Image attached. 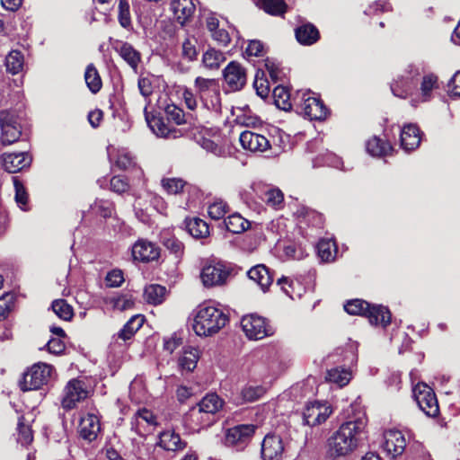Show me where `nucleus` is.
Instances as JSON below:
<instances>
[{"label": "nucleus", "instance_id": "15", "mask_svg": "<svg viewBox=\"0 0 460 460\" xmlns=\"http://www.w3.org/2000/svg\"><path fill=\"white\" fill-rule=\"evenodd\" d=\"M78 432L80 437L87 442L95 440L101 432L100 417L92 412L85 414L81 418Z\"/></svg>", "mask_w": 460, "mask_h": 460}, {"label": "nucleus", "instance_id": "16", "mask_svg": "<svg viewBox=\"0 0 460 460\" xmlns=\"http://www.w3.org/2000/svg\"><path fill=\"white\" fill-rule=\"evenodd\" d=\"M284 452L281 438L277 435H267L261 442V456L262 460H280Z\"/></svg>", "mask_w": 460, "mask_h": 460}, {"label": "nucleus", "instance_id": "61", "mask_svg": "<svg viewBox=\"0 0 460 460\" xmlns=\"http://www.w3.org/2000/svg\"><path fill=\"white\" fill-rule=\"evenodd\" d=\"M13 306V296L5 295L0 297V322L4 320L9 313L11 312Z\"/></svg>", "mask_w": 460, "mask_h": 460}, {"label": "nucleus", "instance_id": "4", "mask_svg": "<svg viewBox=\"0 0 460 460\" xmlns=\"http://www.w3.org/2000/svg\"><path fill=\"white\" fill-rule=\"evenodd\" d=\"M296 111L313 120H322L327 117L328 110L323 102L310 96L309 93L298 92L293 98Z\"/></svg>", "mask_w": 460, "mask_h": 460}, {"label": "nucleus", "instance_id": "53", "mask_svg": "<svg viewBox=\"0 0 460 460\" xmlns=\"http://www.w3.org/2000/svg\"><path fill=\"white\" fill-rule=\"evenodd\" d=\"M283 251L287 257L295 260H302L306 255L305 249L301 245H296L295 243L285 245Z\"/></svg>", "mask_w": 460, "mask_h": 460}, {"label": "nucleus", "instance_id": "41", "mask_svg": "<svg viewBox=\"0 0 460 460\" xmlns=\"http://www.w3.org/2000/svg\"><path fill=\"white\" fill-rule=\"evenodd\" d=\"M53 312L62 320L70 321L74 316L73 307L64 299L52 302Z\"/></svg>", "mask_w": 460, "mask_h": 460}, {"label": "nucleus", "instance_id": "42", "mask_svg": "<svg viewBox=\"0 0 460 460\" xmlns=\"http://www.w3.org/2000/svg\"><path fill=\"white\" fill-rule=\"evenodd\" d=\"M261 8L272 15H282L287 11V4L284 0H260Z\"/></svg>", "mask_w": 460, "mask_h": 460}, {"label": "nucleus", "instance_id": "32", "mask_svg": "<svg viewBox=\"0 0 460 460\" xmlns=\"http://www.w3.org/2000/svg\"><path fill=\"white\" fill-rule=\"evenodd\" d=\"M144 317L140 314L133 315L118 332V337L123 341L131 339L134 334L142 327Z\"/></svg>", "mask_w": 460, "mask_h": 460}, {"label": "nucleus", "instance_id": "50", "mask_svg": "<svg viewBox=\"0 0 460 460\" xmlns=\"http://www.w3.org/2000/svg\"><path fill=\"white\" fill-rule=\"evenodd\" d=\"M113 307L119 311H126L133 308L135 305L134 298L131 295L125 294L114 297L112 300Z\"/></svg>", "mask_w": 460, "mask_h": 460}, {"label": "nucleus", "instance_id": "33", "mask_svg": "<svg viewBox=\"0 0 460 460\" xmlns=\"http://www.w3.org/2000/svg\"><path fill=\"white\" fill-rule=\"evenodd\" d=\"M187 231L194 238H206L209 235L208 225L199 217L185 221Z\"/></svg>", "mask_w": 460, "mask_h": 460}, {"label": "nucleus", "instance_id": "57", "mask_svg": "<svg viewBox=\"0 0 460 460\" xmlns=\"http://www.w3.org/2000/svg\"><path fill=\"white\" fill-rule=\"evenodd\" d=\"M246 53L250 57H260L267 54V49L261 41L253 40L249 42L246 48Z\"/></svg>", "mask_w": 460, "mask_h": 460}, {"label": "nucleus", "instance_id": "43", "mask_svg": "<svg viewBox=\"0 0 460 460\" xmlns=\"http://www.w3.org/2000/svg\"><path fill=\"white\" fill-rule=\"evenodd\" d=\"M163 244L176 258H181L184 253V244L173 235L163 236Z\"/></svg>", "mask_w": 460, "mask_h": 460}, {"label": "nucleus", "instance_id": "12", "mask_svg": "<svg viewBox=\"0 0 460 460\" xmlns=\"http://www.w3.org/2000/svg\"><path fill=\"white\" fill-rule=\"evenodd\" d=\"M255 431L253 425H238L228 429L226 433L225 443L228 447H235L238 450L243 449L252 439Z\"/></svg>", "mask_w": 460, "mask_h": 460}, {"label": "nucleus", "instance_id": "24", "mask_svg": "<svg viewBox=\"0 0 460 460\" xmlns=\"http://www.w3.org/2000/svg\"><path fill=\"white\" fill-rule=\"evenodd\" d=\"M247 275L249 279L256 282L263 291H266L273 281V277L269 269L262 264L256 265L250 269Z\"/></svg>", "mask_w": 460, "mask_h": 460}, {"label": "nucleus", "instance_id": "56", "mask_svg": "<svg viewBox=\"0 0 460 460\" xmlns=\"http://www.w3.org/2000/svg\"><path fill=\"white\" fill-rule=\"evenodd\" d=\"M265 393L261 386H249L243 390L242 395L245 401L253 402L261 398Z\"/></svg>", "mask_w": 460, "mask_h": 460}, {"label": "nucleus", "instance_id": "47", "mask_svg": "<svg viewBox=\"0 0 460 460\" xmlns=\"http://www.w3.org/2000/svg\"><path fill=\"white\" fill-rule=\"evenodd\" d=\"M13 186L15 190V201L17 205L23 210H26L28 203V193L23 184L16 178H13Z\"/></svg>", "mask_w": 460, "mask_h": 460}, {"label": "nucleus", "instance_id": "17", "mask_svg": "<svg viewBox=\"0 0 460 460\" xmlns=\"http://www.w3.org/2000/svg\"><path fill=\"white\" fill-rule=\"evenodd\" d=\"M132 256L135 261L149 262L155 261L160 256V249L155 243L140 239L132 246Z\"/></svg>", "mask_w": 460, "mask_h": 460}, {"label": "nucleus", "instance_id": "54", "mask_svg": "<svg viewBox=\"0 0 460 460\" xmlns=\"http://www.w3.org/2000/svg\"><path fill=\"white\" fill-rule=\"evenodd\" d=\"M91 208L104 218L111 217L113 211L112 204L106 200H97Z\"/></svg>", "mask_w": 460, "mask_h": 460}, {"label": "nucleus", "instance_id": "18", "mask_svg": "<svg viewBox=\"0 0 460 460\" xmlns=\"http://www.w3.org/2000/svg\"><path fill=\"white\" fill-rule=\"evenodd\" d=\"M242 147L251 152H264L270 147V141L262 135L245 130L239 137Z\"/></svg>", "mask_w": 460, "mask_h": 460}, {"label": "nucleus", "instance_id": "60", "mask_svg": "<svg viewBox=\"0 0 460 460\" xmlns=\"http://www.w3.org/2000/svg\"><path fill=\"white\" fill-rule=\"evenodd\" d=\"M166 113L168 115V118L178 125H181L185 122V114L183 111L175 105L168 106L166 109Z\"/></svg>", "mask_w": 460, "mask_h": 460}, {"label": "nucleus", "instance_id": "11", "mask_svg": "<svg viewBox=\"0 0 460 460\" xmlns=\"http://www.w3.org/2000/svg\"><path fill=\"white\" fill-rule=\"evenodd\" d=\"M1 141L3 145H11L21 137V128L14 114L8 111L0 112Z\"/></svg>", "mask_w": 460, "mask_h": 460}, {"label": "nucleus", "instance_id": "34", "mask_svg": "<svg viewBox=\"0 0 460 460\" xmlns=\"http://www.w3.org/2000/svg\"><path fill=\"white\" fill-rule=\"evenodd\" d=\"M275 105L283 111H289L294 105V102L291 101L290 93L288 90L282 86L278 85L273 89L272 92Z\"/></svg>", "mask_w": 460, "mask_h": 460}, {"label": "nucleus", "instance_id": "36", "mask_svg": "<svg viewBox=\"0 0 460 460\" xmlns=\"http://www.w3.org/2000/svg\"><path fill=\"white\" fill-rule=\"evenodd\" d=\"M166 288L158 284L147 286L144 291V296L147 303L153 305L161 304L165 296Z\"/></svg>", "mask_w": 460, "mask_h": 460}, {"label": "nucleus", "instance_id": "35", "mask_svg": "<svg viewBox=\"0 0 460 460\" xmlns=\"http://www.w3.org/2000/svg\"><path fill=\"white\" fill-rule=\"evenodd\" d=\"M225 225L227 231L233 234H241L250 227V222L238 213L228 216Z\"/></svg>", "mask_w": 460, "mask_h": 460}, {"label": "nucleus", "instance_id": "62", "mask_svg": "<svg viewBox=\"0 0 460 460\" xmlns=\"http://www.w3.org/2000/svg\"><path fill=\"white\" fill-rule=\"evenodd\" d=\"M46 347L49 353L55 355L61 354L66 349L65 342L59 338H51L46 344Z\"/></svg>", "mask_w": 460, "mask_h": 460}, {"label": "nucleus", "instance_id": "45", "mask_svg": "<svg viewBox=\"0 0 460 460\" xmlns=\"http://www.w3.org/2000/svg\"><path fill=\"white\" fill-rule=\"evenodd\" d=\"M317 252L322 261H330L334 258L335 243L331 240H322L317 244Z\"/></svg>", "mask_w": 460, "mask_h": 460}, {"label": "nucleus", "instance_id": "21", "mask_svg": "<svg viewBox=\"0 0 460 460\" xmlns=\"http://www.w3.org/2000/svg\"><path fill=\"white\" fill-rule=\"evenodd\" d=\"M223 407V400L217 394H208L190 411L191 416L197 413L215 414Z\"/></svg>", "mask_w": 460, "mask_h": 460}, {"label": "nucleus", "instance_id": "2", "mask_svg": "<svg viewBox=\"0 0 460 460\" xmlns=\"http://www.w3.org/2000/svg\"><path fill=\"white\" fill-rule=\"evenodd\" d=\"M228 321V316L221 309L204 304L197 309L193 330L199 336H212L224 328Z\"/></svg>", "mask_w": 460, "mask_h": 460}, {"label": "nucleus", "instance_id": "5", "mask_svg": "<svg viewBox=\"0 0 460 460\" xmlns=\"http://www.w3.org/2000/svg\"><path fill=\"white\" fill-rule=\"evenodd\" d=\"M51 371L52 367L48 364H34L22 375V379L19 381L21 390L26 392L40 389L48 382Z\"/></svg>", "mask_w": 460, "mask_h": 460}, {"label": "nucleus", "instance_id": "44", "mask_svg": "<svg viewBox=\"0 0 460 460\" xmlns=\"http://www.w3.org/2000/svg\"><path fill=\"white\" fill-rule=\"evenodd\" d=\"M369 304L361 299H353L344 305L345 311L352 315L359 314L366 316Z\"/></svg>", "mask_w": 460, "mask_h": 460}, {"label": "nucleus", "instance_id": "19", "mask_svg": "<svg viewBox=\"0 0 460 460\" xmlns=\"http://www.w3.org/2000/svg\"><path fill=\"white\" fill-rule=\"evenodd\" d=\"M31 160V156L27 152L4 154L2 155L3 167L10 173H15L30 166Z\"/></svg>", "mask_w": 460, "mask_h": 460}, {"label": "nucleus", "instance_id": "3", "mask_svg": "<svg viewBox=\"0 0 460 460\" xmlns=\"http://www.w3.org/2000/svg\"><path fill=\"white\" fill-rule=\"evenodd\" d=\"M194 86L204 107L209 111L220 112L221 98L218 81L199 76L195 80Z\"/></svg>", "mask_w": 460, "mask_h": 460}, {"label": "nucleus", "instance_id": "46", "mask_svg": "<svg viewBox=\"0 0 460 460\" xmlns=\"http://www.w3.org/2000/svg\"><path fill=\"white\" fill-rule=\"evenodd\" d=\"M228 210L229 208L226 202L217 200L208 207V213L212 219L219 220L226 216Z\"/></svg>", "mask_w": 460, "mask_h": 460}, {"label": "nucleus", "instance_id": "14", "mask_svg": "<svg viewBox=\"0 0 460 460\" xmlns=\"http://www.w3.org/2000/svg\"><path fill=\"white\" fill-rule=\"evenodd\" d=\"M229 276L226 268L220 264L208 265L202 269L201 280L205 287L221 286L226 283Z\"/></svg>", "mask_w": 460, "mask_h": 460}, {"label": "nucleus", "instance_id": "64", "mask_svg": "<svg viewBox=\"0 0 460 460\" xmlns=\"http://www.w3.org/2000/svg\"><path fill=\"white\" fill-rule=\"evenodd\" d=\"M450 95L460 97V71H457L448 84Z\"/></svg>", "mask_w": 460, "mask_h": 460}, {"label": "nucleus", "instance_id": "7", "mask_svg": "<svg viewBox=\"0 0 460 460\" xmlns=\"http://www.w3.org/2000/svg\"><path fill=\"white\" fill-rule=\"evenodd\" d=\"M413 398L419 408L429 417L439 413L438 402L432 388L424 383H418L412 389Z\"/></svg>", "mask_w": 460, "mask_h": 460}, {"label": "nucleus", "instance_id": "40", "mask_svg": "<svg viewBox=\"0 0 460 460\" xmlns=\"http://www.w3.org/2000/svg\"><path fill=\"white\" fill-rule=\"evenodd\" d=\"M199 359V351L194 348L185 349L180 358V366L182 369L192 371L195 369Z\"/></svg>", "mask_w": 460, "mask_h": 460}, {"label": "nucleus", "instance_id": "9", "mask_svg": "<svg viewBox=\"0 0 460 460\" xmlns=\"http://www.w3.org/2000/svg\"><path fill=\"white\" fill-rule=\"evenodd\" d=\"M332 413V410L327 402H310L303 411V423L310 427L321 425Z\"/></svg>", "mask_w": 460, "mask_h": 460}, {"label": "nucleus", "instance_id": "8", "mask_svg": "<svg viewBox=\"0 0 460 460\" xmlns=\"http://www.w3.org/2000/svg\"><path fill=\"white\" fill-rule=\"evenodd\" d=\"M89 394V391L83 380L73 378L69 380L63 390L61 401L62 407L65 410H72L77 403L84 401Z\"/></svg>", "mask_w": 460, "mask_h": 460}, {"label": "nucleus", "instance_id": "38", "mask_svg": "<svg viewBox=\"0 0 460 460\" xmlns=\"http://www.w3.org/2000/svg\"><path fill=\"white\" fill-rule=\"evenodd\" d=\"M351 378V373L344 368H332L328 370L326 380L337 384L339 386L346 385Z\"/></svg>", "mask_w": 460, "mask_h": 460}, {"label": "nucleus", "instance_id": "22", "mask_svg": "<svg viewBox=\"0 0 460 460\" xmlns=\"http://www.w3.org/2000/svg\"><path fill=\"white\" fill-rule=\"evenodd\" d=\"M420 131L417 125H405L401 131V146L405 151H412L420 144Z\"/></svg>", "mask_w": 460, "mask_h": 460}, {"label": "nucleus", "instance_id": "6", "mask_svg": "<svg viewBox=\"0 0 460 460\" xmlns=\"http://www.w3.org/2000/svg\"><path fill=\"white\" fill-rule=\"evenodd\" d=\"M241 326L246 337L250 340H261L274 332L267 319L256 314L243 316Z\"/></svg>", "mask_w": 460, "mask_h": 460}, {"label": "nucleus", "instance_id": "10", "mask_svg": "<svg viewBox=\"0 0 460 460\" xmlns=\"http://www.w3.org/2000/svg\"><path fill=\"white\" fill-rule=\"evenodd\" d=\"M223 78L230 91H240L247 82L246 69L239 62L233 60L224 68Z\"/></svg>", "mask_w": 460, "mask_h": 460}, {"label": "nucleus", "instance_id": "30", "mask_svg": "<svg viewBox=\"0 0 460 460\" xmlns=\"http://www.w3.org/2000/svg\"><path fill=\"white\" fill-rule=\"evenodd\" d=\"M439 88L438 78L436 75L429 73L422 77L420 83V98L428 102L433 97V92Z\"/></svg>", "mask_w": 460, "mask_h": 460}, {"label": "nucleus", "instance_id": "1", "mask_svg": "<svg viewBox=\"0 0 460 460\" xmlns=\"http://www.w3.org/2000/svg\"><path fill=\"white\" fill-rule=\"evenodd\" d=\"M363 419H357L342 423L327 440V454L331 458L346 456L358 447V436L365 429Z\"/></svg>", "mask_w": 460, "mask_h": 460}, {"label": "nucleus", "instance_id": "59", "mask_svg": "<svg viewBox=\"0 0 460 460\" xmlns=\"http://www.w3.org/2000/svg\"><path fill=\"white\" fill-rule=\"evenodd\" d=\"M129 188L127 179L121 176H114L111 179V190L117 193H124Z\"/></svg>", "mask_w": 460, "mask_h": 460}, {"label": "nucleus", "instance_id": "48", "mask_svg": "<svg viewBox=\"0 0 460 460\" xmlns=\"http://www.w3.org/2000/svg\"><path fill=\"white\" fill-rule=\"evenodd\" d=\"M184 185L185 181L180 178H167L162 180V186L169 194L180 193Z\"/></svg>", "mask_w": 460, "mask_h": 460}, {"label": "nucleus", "instance_id": "25", "mask_svg": "<svg viewBox=\"0 0 460 460\" xmlns=\"http://www.w3.org/2000/svg\"><path fill=\"white\" fill-rule=\"evenodd\" d=\"M146 119L154 134L157 137H164V138H175L177 137V130L171 129L160 117L149 118V116L146 113Z\"/></svg>", "mask_w": 460, "mask_h": 460}, {"label": "nucleus", "instance_id": "27", "mask_svg": "<svg viewBox=\"0 0 460 460\" xmlns=\"http://www.w3.org/2000/svg\"><path fill=\"white\" fill-rule=\"evenodd\" d=\"M296 38L303 45H312L319 40L320 33L314 25L305 23L296 29Z\"/></svg>", "mask_w": 460, "mask_h": 460}, {"label": "nucleus", "instance_id": "51", "mask_svg": "<svg viewBox=\"0 0 460 460\" xmlns=\"http://www.w3.org/2000/svg\"><path fill=\"white\" fill-rule=\"evenodd\" d=\"M283 199V193L279 189H269L264 194V201L273 208L280 205Z\"/></svg>", "mask_w": 460, "mask_h": 460}, {"label": "nucleus", "instance_id": "26", "mask_svg": "<svg viewBox=\"0 0 460 460\" xmlns=\"http://www.w3.org/2000/svg\"><path fill=\"white\" fill-rule=\"evenodd\" d=\"M158 445L167 451H177L183 449L186 443L173 430H166L160 434Z\"/></svg>", "mask_w": 460, "mask_h": 460}, {"label": "nucleus", "instance_id": "31", "mask_svg": "<svg viewBox=\"0 0 460 460\" xmlns=\"http://www.w3.org/2000/svg\"><path fill=\"white\" fill-rule=\"evenodd\" d=\"M265 73L267 72L273 82H283L288 73L289 69L281 66L278 59H265Z\"/></svg>", "mask_w": 460, "mask_h": 460}, {"label": "nucleus", "instance_id": "20", "mask_svg": "<svg viewBox=\"0 0 460 460\" xmlns=\"http://www.w3.org/2000/svg\"><path fill=\"white\" fill-rule=\"evenodd\" d=\"M406 438L400 430L391 429L385 433V449L392 456H397L403 453L406 447Z\"/></svg>", "mask_w": 460, "mask_h": 460}, {"label": "nucleus", "instance_id": "49", "mask_svg": "<svg viewBox=\"0 0 460 460\" xmlns=\"http://www.w3.org/2000/svg\"><path fill=\"white\" fill-rule=\"evenodd\" d=\"M200 52V46L194 37L185 40L182 44V54L185 58H195Z\"/></svg>", "mask_w": 460, "mask_h": 460}, {"label": "nucleus", "instance_id": "55", "mask_svg": "<svg viewBox=\"0 0 460 460\" xmlns=\"http://www.w3.org/2000/svg\"><path fill=\"white\" fill-rule=\"evenodd\" d=\"M23 418L22 417L20 420H19V423H18V431H19V434H18V441L22 444V445H28L30 444L32 439H33V436H32V431L31 429V428L27 425H24L22 422V420Z\"/></svg>", "mask_w": 460, "mask_h": 460}, {"label": "nucleus", "instance_id": "13", "mask_svg": "<svg viewBox=\"0 0 460 460\" xmlns=\"http://www.w3.org/2000/svg\"><path fill=\"white\" fill-rule=\"evenodd\" d=\"M157 426L155 415L148 409H139L131 419V429L145 437Z\"/></svg>", "mask_w": 460, "mask_h": 460}, {"label": "nucleus", "instance_id": "29", "mask_svg": "<svg viewBox=\"0 0 460 460\" xmlns=\"http://www.w3.org/2000/svg\"><path fill=\"white\" fill-rule=\"evenodd\" d=\"M366 148L368 154L372 156H385L393 151V146L387 141L381 139L378 137H371L366 144Z\"/></svg>", "mask_w": 460, "mask_h": 460}, {"label": "nucleus", "instance_id": "23", "mask_svg": "<svg viewBox=\"0 0 460 460\" xmlns=\"http://www.w3.org/2000/svg\"><path fill=\"white\" fill-rule=\"evenodd\" d=\"M171 9L173 13L174 19L183 26L193 15L195 4L192 0H172Z\"/></svg>", "mask_w": 460, "mask_h": 460}, {"label": "nucleus", "instance_id": "58", "mask_svg": "<svg viewBox=\"0 0 460 460\" xmlns=\"http://www.w3.org/2000/svg\"><path fill=\"white\" fill-rule=\"evenodd\" d=\"M105 279L108 287L118 288L124 281L123 272L120 270H113L107 274Z\"/></svg>", "mask_w": 460, "mask_h": 460}, {"label": "nucleus", "instance_id": "63", "mask_svg": "<svg viewBox=\"0 0 460 460\" xmlns=\"http://www.w3.org/2000/svg\"><path fill=\"white\" fill-rule=\"evenodd\" d=\"M116 164L119 169L127 170L134 164V161L129 154L121 153L117 157Z\"/></svg>", "mask_w": 460, "mask_h": 460}, {"label": "nucleus", "instance_id": "39", "mask_svg": "<svg viewBox=\"0 0 460 460\" xmlns=\"http://www.w3.org/2000/svg\"><path fill=\"white\" fill-rule=\"evenodd\" d=\"M84 79L89 90L92 93H96L100 91L102 87V80L97 69L93 65L91 64L87 66L84 73Z\"/></svg>", "mask_w": 460, "mask_h": 460}, {"label": "nucleus", "instance_id": "52", "mask_svg": "<svg viewBox=\"0 0 460 460\" xmlns=\"http://www.w3.org/2000/svg\"><path fill=\"white\" fill-rule=\"evenodd\" d=\"M119 21L124 28H128L131 24L129 4L127 0H119Z\"/></svg>", "mask_w": 460, "mask_h": 460}, {"label": "nucleus", "instance_id": "37", "mask_svg": "<svg viewBox=\"0 0 460 460\" xmlns=\"http://www.w3.org/2000/svg\"><path fill=\"white\" fill-rule=\"evenodd\" d=\"M253 88L258 96L265 99L269 96L270 92V83L266 77L265 71L258 70L255 75Z\"/></svg>", "mask_w": 460, "mask_h": 460}, {"label": "nucleus", "instance_id": "28", "mask_svg": "<svg viewBox=\"0 0 460 460\" xmlns=\"http://www.w3.org/2000/svg\"><path fill=\"white\" fill-rule=\"evenodd\" d=\"M369 323L375 325L386 326L391 322V314L389 310L383 305H369L366 314Z\"/></svg>", "mask_w": 460, "mask_h": 460}]
</instances>
